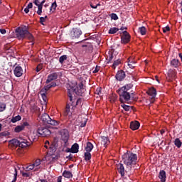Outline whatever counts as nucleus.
Wrapping results in <instances>:
<instances>
[{
  "instance_id": "26",
  "label": "nucleus",
  "mask_w": 182,
  "mask_h": 182,
  "mask_svg": "<svg viewBox=\"0 0 182 182\" xmlns=\"http://www.w3.org/2000/svg\"><path fill=\"white\" fill-rule=\"evenodd\" d=\"M71 150L73 151V153H79V144L77 143H75L71 146Z\"/></svg>"
},
{
  "instance_id": "32",
  "label": "nucleus",
  "mask_w": 182,
  "mask_h": 182,
  "mask_svg": "<svg viewBox=\"0 0 182 182\" xmlns=\"http://www.w3.org/2000/svg\"><path fill=\"white\" fill-rule=\"evenodd\" d=\"M84 156L85 161H89V160L92 159V154H90V152H85Z\"/></svg>"
},
{
  "instance_id": "2",
  "label": "nucleus",
  "mask_w": 182,
  "mask_h": 182,
  "mask_svg": "<svg viewBox=\"0 0 182 182\" xmlns=\"http://www.w3.org/2000/svg\"><path fill=\"white\" fill-rule=\"evenodd\" d=\"M16 36L19 41L23 39H28L31 42H33V36L29 33V31L26 29V26L21 28L20 27L16 28Z\"/></svg>"
},
{
  "instance_id": "17",
  "label": "nucleus",
  "mask_w": 182,
  "mask_h": 182,
  "mask_svg": "<svg viewBox=\"0 0 182 182\" xmlns=\"http://www.w3.org/2000/svg\"><path fill=\"white\" fill-rule=\"evenodd\" d=\"M171 66L175 68H178V66H180V60L176 58L173 59L172 60H171Z\"/></svg>"
},
{
  "instance_id": "37",
  "label": "nucleus",
  "mask_w": 182,
  "mask_h": 182,
  "mask_svg": "<svg viewBox=\"0 0 182 182\" xmlns=\"http://www.w3.org/2000/svg\"><path fill=\"white\" fill-rule=\"evenodd\" d=\"M134 65H136V62L130 61V60H129L128 66L130 69H134V68L136 67Z\"/></svg>"
},
{
  "instance_id": "40",
  "label": "nucleus",
  "mask_w": 182,
  "mask_h": 182,
  "mask_svg": "<svg viewBox=\"0 0 182 182\" xmlns=\"http://www.w3.org/2000/svg\"><path fill=\"white\" fill-rule=\"evenodd\" d=\"M10 133L8 131H4L0 133V137H8Z\"/></svg>"
},
{
  "instance_id": "46",
  "label": "nucleus",
  "mask_w": 182,
  "mask_h": 182,
  "mask_svg": "<svg viewBox=\"0 0 182 182\" xmlns=\"http://www.w3.org/2000/svg\"><path fill=\"white\" fill-rule=\"evenodd\" d=\"M87 123V120L86 119H84V120L81 122V124L80 125V127H85Z\"/></svg>"
},
{
  "instance_id": "45",
  "label": "nucleus",
  "mask_w": 182,
  "mask_h": 182,
  "mask_svg": "<svg viewBox=\"0 0 182 182\" xmlns=\"http://www.w3.org/2000/svg\"><path fill=\"white\" fill-rule=\"evenodd\" d=\"M14 171H15L14 178L11 182H16V178L18 177V171L16 170V168H14Z\"/></svg>"
},
{
  "instance_id": "18",
  "label": "nucleus",
  "mask_w": 182,
  "mask_h": 182,
  "mask_svg": "<svg viewBox=\"0 0 182 182\" xmlns=\"http://www.w3.org/2000/svg\"><path fill=\"white\" fill-rule=\"evenodd\" d=\"M63 177H65V178H73V174L72 172L65 170L63 172Z\"/></svg>"
},
{
  "instance_id": "50",
  "label": "nucleus",
  "mask_w": 182,
  "mask_h": 182,
  "mask_svg": "<svg viewBox=\"0 0 182 182\" xmlns=\"http://www.w3.org/2000/svg\"><path fill=\"white\" fill-rule=\"evenodd\" d=\"M47 92L48 91L46 90V89L45 87H43V89L41 90L40 95H46Z\"/></svg>"
},
{
  "instance_id": "3",
  "label": "nucleus",
  "mask_w": 182,
  "mask_h": 182,
  "mask_svg": "<svg viewBox=\"0 0 182 182\" xmlns=\"http://www.w3.org/2000/svg\"><path fill=\"white\" fill-rule=\"evenodd\" d=\"M117 93H118L119 96V102L121 103H129L131 99H132L133 100V96H132V95H134L133 93L130 94V92L127 91L119 89L117 90Z\"/></svg>"
},
{
  "instance_id": "9",
  "label": "nucleus",
  "mask_w": 182,
  "mask_h": 182,
  "mask_svg": "<svg viewBox=\"0 0 182 182\" xmlns=\"http://www.w3.org/2000/svg\"><path fill=\"white\" fill-rule=\"evenodd\" d=\"M124 77H126V73H124V71H123L122 70H119L115 75V79H117V80H118L119 82H122V80H124Z\"/></svg>"
},
{
  "instance_id": "51",
  "label": "nucleus",
  "mask_w": 182,
  "mask_h": 182,
  "mask_svg": "<svg viewBox=\"0 0 182 182\" xmlns=\"http://www.w3.org/2000/svg\"><path fill=\"white\" fill-rule=\"evenodd\" d=\"M91 8H92V9H96L97 8V6H100V4H97L96 5H94L93 4H90Z\"/></svg>"
},
{
  "instance_id": "27",
  "label": "nucleus",
  "mask_w": 182,
  "mask_h": 182,
  "mask_svg": "<svg viewBox=\"0 0 182 182\" xmlns=\"http://www.w3.org/2000/svg\"><path fill=\"white\" fill-rule=\"evenodd\" d=\"M59 123H60L59 121H56L55 119H52V118H50L48 122H47V124H50L51 126H58Z\"/></svg>"
},
{
  "instance_id": "15",
  "label": "nucleus",
  "mask_w": 182,
  "mask_h": 182,
  "mask_svg": "<svg viewBox=\"0 0 182 182\" xmlns=\"http://www.w3.org/2000/svg\"><path fill=\"white\" fill-rule=\"evenodd\" d=\"M177 75V72L176 70H168V77L169 80H173V79H176V76Z\"/></svg>"
},
{
  "instance_id": "64",
  "label": "nucleus",
  "mask_w": 182,
  "mask_h": 182,
  "mask_svg": "<svg viewBox=\"0 0 182 182\" xmlns=\"http://www.w3.org/2000/svg\"><path fill=\"white\" fill-rule=\"evenodd\" d=\"M57 182H62V176L58 177Z\"/></svg>"
},
{
  "instance_id": "14",
  "label": "nucleus",
  "mask_w": 182,
  "mask_h": 182,
  "mask_svg": "<svg viewBox=\"0 0 182 182\" xmlns=\"http://www.w3.org/2000/svg\"><path fill=\"white\" fill-rule=\"evenodd\" d=\"M129 127L131 130H138L140 127V122L138 121H132L130 122Z\"/></svg>"
},
{
  "instance_id": "57",
  "label": "nucleus",
  "mask_w": 182,
  "mask_h": 182,
  "mask_svg": "<svg viewBox=\"0 0 182 182\" xmlns=\"http://www.w3.org/2000/svg\"><path fill=\"white\" fill-rule=\"evenodd\" d=\"M21 126H23V128L25 129V127H26V126H29V123L25 122L23 123V124H21Z\"/></svg>"
},
{
  "instance_id": "11",
  "label": "nucleus",
  "mask_w": 182,
  "mask_h": 182,
  "mask_svg": "<svg viewBox=\"0 0 182 182\" xmlns=\"http://www.w3.org/2000/svg\"><path fill=\"white\" fill-rule=\"evenodd\" d=\"M75 91L79 96H82L83 93H85L83 82H80L77 86V92L76 90H75Z\"/></svg>"
},
{
  "instance_id": "36",
  "label": "nucleus",
  "mask_w": 182,
  "mask_h": 182,
  "mask_svg": "<svg viewBox=\"0 0 182 182\" xmlns=\"http://www.w3.org/2000/svg\"><path fill=\"white\" fill-rule=\"evenodd\" d=\"M66 59H68V55H63L60 56L59 58L60 63H61V65H63V63L65 62V60H66Z\"/></svg>"
},
{
  "instance_id": "12",
  "label": "nucleus",
  "mask_w": 182,
  "mask_h": 182,
  "mask_svg": "<svg viewBox=\"0 0 182 182\" xmlns=\"http://www.w3.org/2000/svg\"><path fill=\"white\" fill-rule=\"evenodd\" d=\"M58 75L57 74V73L48 75L46 83L48 85L50 83V82H53V80H56V79H58Z\"/></svg>"
},
{
  "instance_id": "23",
  "label": "nucleus",
  "mask_w": 182,
  "mask_h": 182,
  "mask_svg": "<svg viewBox=\"0 0 182 182\" xmlns=\"http://www.w3.org/2000/svg\"><path fill=\"white\" fill-rule=\"evenodd\" d=\"M45 2H46V0H42L41 4L37 5V6H38L37 14H38V15H42V9L43 8V4H45Z\"/></svg>"
},
{
  "instance_id": "62",
  "label": "nucleus",
  "mask_w": 182,
  "mask_h": 182,
  "mask_svg": "<svg viewBox=\"0 0 182 182\" xmlns=\"http://www.w3.org/2000/svg\"><path fill=\"white\" fill-rule=\"evenodd\" d=\"M99 70H100V68H99V67L97 66L95 68V70L93 71V73H97V72H99Z\"/></svg>"
},
{
  "instance_id": "47",
  "label": "nucleus",
  "mask_w": 182,
  "mask_h": 182,
  "mask_svg": "<svg viewBox=\"0 0 182 182\" xmlns=\"http://www.w3.org/2000/svg\"><path fill=\"white\" fill-rule=\"evenodd\" d=\"M33 164L34 167H38V166H39L41 164V160L36 159Z\"/></svg>"
},
{
  "instance_id": "44",
  "label": "nucleus",
  "mask_w": 182,
  "mask_h": 182,
  "mask_svg": "<svg viewBox=\"0 0 182 182\" xmlns=\"http://www.w3.org/2000/svg\"><path fill=\"white\" fill-rule=\"evenodd\" d=\"M5 109H6V105L2 102H0V112H4Z\"/></svg>"
},
{
  "instance_id": "20",
  "label": "nucleus",
  "mask_w": 182,
  "mask_h": 182,
  "mask_svg": "<svg viewBox=\"0 0 182 182\" xmlns=\"http://www.w3.org/2000/svg\"><path fill=\"white\" fill-rule=\"evenodd\" d=\"M132 87H133V84L129 83V84H127L124 86L119 87V90H124V92H129V89H132Z\"/></svg>"
},
{
  "instance_id": "53",
  "label": "nucleus",
  "mask_w": 182,
  "mask_h": 182,
  "mask_svg": "<svg viewBox=\"0 0 182 182\" xmlns=\"http://www.w3.org/2000/svg\"><path fill=\"white\" fill-rule=\"evenodd\" d=\"M41 97L44 102L48 100V97H46V94L41 95Z\"/></svg>"
},
{
  "instance_id": "7",
  "label": "nucleus",
  "mask_w": 182,
  "mask_h": 182,
  "mask_svg": "<svg viewBox=\"0 0 182 182\" xmlns=\"http://www.w3.org/2000/svg\"><path fill=\"white\" fill-rule=\"evenodd\" d=\"M14 73L16 77H21L23 75V69L20 65H16V63L14 65Z\"/></svg>"
},
{
  "instance_id": "24",
  "label": "nucleus",
  "mask_w": 182,
  "mask_h": 182,
  "mask_svg": "<svg viewBox=\"0 0 182 182\" xmlns=\"http://www.w3.org/2000/svg\"><path fill=\"white\" fill-rule=\"evenodd\" d=\"M92 150H93V144H92L90 141H87L86 147H85V151L90 153V151H92Z\"/></svg>"
},
{
  "instance_id": "29",
  "label": "nucleus",
  "mask_w": 182,
  "mask_h": 182,
  "mask_svg": "<svg viewBox=\"0 0 182 182\" xmlns=\"http://www.w3.org/2000/svg\"><path fill=\"white\" fill-rule=\"evenodd\" d=\"M117 32H119V28L116 27H113L109 30L108 33L109 35H114V33H117Z\"/></svg>"
},
{
  "instance_id": "8",
  "label": "nucleus",
  "mask_w": 182,
  "mask_h": 182,
  "mask_svg": "<svg viewBox=\"0 0 182 182\" xmlns=\"http://www.w3.org/2000/svg\"><path fill=\"white\" fill-rule=\"evenodd\" d=\"M122 43H129L130 42V34L127 31H123L121 36Z\"/></svg>"
},
{
  "instance_id": "16",
  "label": "nucleus",
  "mask_w": 182,
  "mask_h": 182,
  "mask_svg": "<svg viewBox=\"0 0 182 182\" xmlns=\"http://www.w3.org/2000/svg\"><path fill=\"white\" fill-rule=\"evenodd\" d=\"M166 171L161 170L159 174V178H160L161 182H166Z\"/></svg>"
},
{
  "instance_id": "41",
  "label": "nucleus",
  "mask_w": 182,
  "mask_h": 182,
  "mask_svg": "<svg viewBox=\"0 0 182 182\" xmlns=\"http://www.w3.org/2000/svg\"><path fill=\"white\" fill-rule=\"evenodd\" d=\"M109 16H110L111 19H112L114 21H117V19H119V16H117V14H116L114 13L109 14Z\"/></svg>"
},
{
  "instance_id": "25",
  "label": "nucleus",
  "mask_w": 182,
  "mask_h": 182,
  "mask_svg": "<svg viewBox=\"0 0 182 182\" xmlns=\"http://www.w3.org/2000/svg\"><path fill=\"white\" fill-rule=\"evenodd\" d=\"M121 107H122L124 109V110H125V112H130L133 109V107L126 105V104H124V102L122 103Z\"/></svg>"
},
{
  "instance_id": "48",
  "label": "nucleus",
  "mask_w": 182,
  "mask_h": 182,
  "mask_svg": "<svg viewBox=\"0 0 182 182\" xmlns=\"http://www.w3.org/2000/svg\"><path fill=\"white\" fill-rule=\"evenodd\" d=\"M42 1H43V0H35V1H33V4H34L36 6L42 5Z\"/></svg>"
},
{
  "instance_id": "42",
  "label": "nucleus",
  "mask_w": 182,
  "mask_h": 182,
  "mask_svg": "<svg viewBox=\"0 0 182 182\" xmlns=\"http://www.w3.org/2000/svg\"><path fill=\"white\" fill-rule=\"evenodd\" d=\"M46 19H48V16H46L45 17H40V23L41 25H45L43 23L46 21Z\"/></svg>"
},
{
  "instance_id": "10",
  "label": "nucleus",
  "mask_w": 182,
  "mask_h": 182,
  "mask_svg": "<svg viewBox=\"0 0 182 182\" xmlns=\"http://www.w3.org/2000/svg\"><path fill=\"white\" fill-rule=\"evenodd\" d=\"M61 139L64 143H68L69 140V132L68 129H63L61 132Z\"/></svg>"
},
{
  "instance_id": "49",
  "label": "nucleus",
  "mask_w": 182,
  "mask_h": 182,
  "mask_svg": "<svg viewBox=\"0 0 182 182\" xmlns=\"http://www.w3.org/2000/svg\"><path fill=\"white\" fill-rule=\"evenodd\" d=\"M164 33H166V32H170V26H167L163 28Z\"/></svg>"
},
{
  "instance_id": "54",
  "label": "nucleus",
  "mask_w": 182,
  "mask_h": 182,
  "mask_svg": "<svg viewBox=\"0 0 182 182\" xmlns=\"http://www.w3.org/2000/svg\"><path fill=\"white\" fill-rule=\"evenodd\" d=\"M0 33H1V35H5V33H6V30H5L4 28H1Z\"/></svg>"
},
{
  "instance_id": "30",
  "label": "nucleus",
  "mask_w": 182,
  "mask_h": 182,
  "mask_svg": "<svg viewBox=\"0 0 182 182\" xmlns=\"http://www.w3.org/2000/svg\"><path fill=\"white\" fill-rule=\"evenodd\" d=\"M22 117H21V115H17L16 117H14L11 119V123H16V122H19L20 120H21Z\"/></svg>"
},
{
  "instance_id": "35",
  "label": "nucleus",
  "mask_w": 182,
  "mask_h": 182,
  "mask_svg": "<svg viewBox=\"0 0 182 182\" xmlns=\"http://www.w3.org/2000/svg\"><path fill=\"white\" fill-rule=\"evenodd\" d=\"M120 63H122V60L120 59L114 61V63L112 64L113 69H116V67L119 66Z\"/></svg>"
},
{
  "instance_id": "28",
  "label": "nucleus",
  "mask_w": 182,
  "mask_h": 182,
  "mask_svg": "<svg viewBox=\"0 0 182 182\" xmlns=\"http://www.w3.org/2000/svg\"><path fill=\"white\" fill-rule=\"evenodd\" d=\"M68 96L69 97V100L71 102L72 106H75V105L73 103H75V100H76V99L73 100V97L72 96V93H70V90H68Z\"/></svg>"
},
{
  "instance_id": "52",
  "label": "nucleus",
  "mask_w": 182,
  "mask_h": 182,
  "mask_svg": "<svg viewBox=\"0 0 182 182\" xmlns=\"http://www.w3.org/2000/svg\"><path fill=\"white\" fill-rule=\"evenodd\" d=\"M95 92H96L97 95H102V87L97 88Z\"/></svg>"
},
{
  "instance_id": "34",
  "label": "nucleus",
  "mask_w": 182,
  "mask_h": 182,
  "mask_svg": "<svg viewBox=\"0 0 182 182\" xmlns=\"http://www.w3.org/2000/svg\"><path fill=\"white\" fill-rule=\"evenodd\" d=\"M22 130H24L23 126H22V125H18L14 129V132L16 133H21V132H22Z\"/></svg>"
},
{
  "instance_id": "4",
  "label": "nucleus",
  "mask_w": 182,
  "mask_h": 182,
  "mask_svg": "<svg viewBox=\"0 0 182 182\" xmlns=\"http://www.w3.org/2000/svg\"><path fill=\"white\" fill-rule=\"evenodd\" d=\"M29 140L31 142L26 141V139H23V141H19L16 139H14L11 140V143L15 147H20L21 149H25V147H29V146L32 144V142L35 140V139H33L32 141L31 138H29Z\"/></svg>"
},
{
  "instance_id": "6",
  "label": "nucleus",
  "mask_w": 182,
  "mask_h": 182,
  "mask_svg": "<svg viewBox=\"0 0 182 182\" xmlns=\"http://www.w3.org/2000/svg\"><path fill=\"white\" fill-rule=\"evenodd\" d=\"M37 133L42 136V137H48V136H50L52 132L48 128L40 127L38 129Z\"/></svg>"
},
{
  "instance_id": "61",
  "label": "nucleus",
  "mask_w": 182,
  "mask_h": 182,
  "mask_svg": "<svg viewBox=\"0 0 182 182\" xmlns=\"http://www.w3.org/2000/svg\"><path fill=\"white\" fill-rule=\"evenodd\" d=\"M113 59V54H110L108 57V60L110 62Z\"/></svg>"
},
{
  "instance_id": "63",
  "label": "nucleus",
  "mask_w": 182,
  "mask_h": 182,
  "mask_svg": "<svg viewBox=\"0 0 182 182\" xmlns=\"http://www.w3.org/2000/svg\"><path fill=\"white\" fill-rule=\"evenodd\" d=\"M66 159H68V160H72V159H73V155L70 154V155L68 156H67Z\"/></svg>"
},
{
  "instance_id": "31",
  "label": "nucleus",
  "mask_w": 182,
  "mask_h": 182,
  "mask_svg": "<svg viewBox=\"0 0 182 182\" xmlns=\"http://www.w3.org/2000/svg\"><path fill=\"white\" fill-rule=\"evenodd\" d=\"M174 144L176 147H178V149H180V147L182 146V143L180 139L176 138L174 141Z\"/></svg>"
},
{
  "instance_id": "58",
  "label": "nucleus",
  "mask_w": 182,
  "mask_h": 182,
  "mask_svg": "<svg viewBox=\"0 0 182 182\" xmlns=\"http://www.w3.org/2000/svg\"><path fill=\"white\" fill-rule=\"evenodd\" d=\"M41 70H42V66L38 65L36 68V72H41Z\"/></svg>"
},
{
  "instance_id": "43",
  "label": "nucleus",
  "mask_w": 182,
  "mask_h": 182,
  "mask_svg": "<svg viewBox=\"0 0 182 182\" xmlns=\"http://www.w3.org/2000/svg\"><path fill=\"white\" fill-rule=\"evenodd\" d=\"M33 168H35V165L31 164L29 165L28 166L26 167V171H31V170H33Z\"/></svg>"
},
{
  "instance_id": "21",
  "label": "nucleus",
  "mask_w": 182,
  "mask_h": 182,
  "mask_svg": "<svg viewBox=\"0 0 182 182\" xmlns=\"http://www.w3.org/2000/svg\"><path fill=\"white\" fill-rule=\"evenodd\" d=\"M101 139V144H102L104 147H106L107 144L110 143V141H109V138H107V136H102Z\"/></svg>"
},
{
  "instance_id": "39",
  "label": "nucleus",
  "mask_w": 182,
  "mask_h": 182,
  "mask_svg": "<svg viewBox=\"0 0 182 182\" xmlns=\"http://www.w3.org/2000/svg\"><path fill=\"white\" fill-rule=\"evenodd\" d=\"M58 7V4H56V1H55L53 4H52V5H51V6H50V11H56V8Z\"/></svg>"
},
{
  "instance_id": "22",
  "label": "nucleus",
  "mask_w": 182,
  "mask_h": 182,
  "mask_svg": "<svg viewBox=\"0 0 182 182\" xmlns=\"http://www.w3.org/2000/svg\"><path fill=\"white\" fill-rule=\"evenodd\" d=\"M41 119L42 121L44 123H48L49 120H50V117L49 116V114H48L47 113H44L42 116H41Z\"/></svg>"
},
{
  "instance_id": "33",
  "label": "nucleus",
  "mask_w": 182,
  "mask_h": 182,
  "mask_svg": "<svg viewBox=\"0 0 182 182\" xmlns=\"http://www.w3.org/2000/svg\"><path fill=\"white\" fill-rule=\"evenodd\" d=\"M56 86V82H51L50 84H48L46 86H44V89H46V90H49V89L52 88V87H55Z\"/></svg>"
},
{
  "instance_id": "1",
  "label": "nucleus",
  "mask_w": 182,
  "mask_h": 182,
  "mask_svg": "<svg viewBox=\"0 0 182 182\" xmlns=\"http://www.w3.org/2000/svg\"><path fill=\"white\" fill-rule=\"evenodd\" d=\"M122 161L124 165H123L122 163H119L117 164V168L118 173L121 174V176L124 177L127 173L131 174L134 165L137 164V154H133L132 152H127L122 155Z\"/></svg>"
},
{
  "instance_id": "60",
  "label": "nucleus",
  "mask_w": 182,
  "mask_h": 182,
  "mask_svg": "<svg viewBox=\"0 0 182 182\" xmlns=\"http://www.w3.org/2000/svg\"><path fill=\"white\" fill-rule=\"evenodd\" d=\"M65 151L66 153H73L72 148H67Z\"/></svg>"
},
{
  "instance_id": "19",
  "label": "nucleus",
  "mask_w": 182,
  "mask_h": 182,
  "mask_svg": "<svg viewBox=\"0 0 182 182\" xmlns=\"http://www.w3.org/2000/svg\"><path fill=\"white\" fill-rule=\"evenodd\" d=\"M70 114H72V112H70V105H69V104H67L65 109L63 112V116H70Z\"/></svg>"
},
{
  "instance_id": "55",
  "label": "nucleus",
  "mask_w": 182,
  "mask_h": 182,
  "mask_svg": "<svg viewBox=\"0 0 182 182\" xmlns=\"http://www.w3.org/2000/svg\"><path fill=\"white\" fill-rule=\"evenodd\" d=\"M81 103H82V100L77 99V100H76L75 106H77V105H80Z\"/></svg>"
},
{
  "instance_id": "59",
  "label": "nucleus",
  "mask_w": 182,
  "mask_h": 182,
  "mask_svg": "<svg viewBox=\"0 0 182 182\" xmlns=\"http://www.w3.org/2000/svg\"><path fill=\"white\" fill-rule=\"evenodd\" d=\"M33 4L32 3H29L26 6V8H28V9H31L33 8Z\"/></svg>"
},
{
  "instance_id": "13",
  "label": "nucleus",
  "mask_w": 182,
  "mask_h": 182,
  "mask_svg": "<svg viewBox=\"0 0 182 182\" xmlns=\"http://www.w3.org/2000/svg\"><path fill=\"white\" fill-rule=\"evenodd\" d=\"M147 95L151 96L152 100H154L156 96L157 95V91L154 87L149 88V90L146 92Z\"/></svg>"
},
{
  "instance_id": "38",
  "label": "nucleus",
  "mask_w": 182,
  "mask_h": 182,
  "mask_svg": "<svg viewBox=\"0 0 182 182\" xmlns=\"http://www.w3.org/2000/svg\"><path fill=\"white\" fill-rule=\"evenodd\" d=\"M139 32L141 33V35H145L146 34V27L141 26L139 28Z\"/></svg>"
},
{
  "instance_id": "56",
  "label": "nucleus",
  "mask_w": 182,
  "mask_h": 182,
  "mask_svg": "<svg viewBox=\"0 0 182 182\" xmlns=\"http://www.w3.org/2000/svg\"><path fill=\"white\" fill-rule=\"evenodd\" d=\"M22 176H23V177H26V178L30 177L29 173H25V172L22 173Z\"/></svg>"
},
{
  "instance_id": "5",
  "label": "nucleus",
  "mask_w": 182,
  "mask_h": 182,
  "mask_svg": "<svg viewBox=\"0 0 182 182\" xmlns=\"http://www.w3.org/2000/svg\"><path fill=\"white\" fill-rule=\"evenodd\" d=\"M82 30L79 28H73L69 34V36L70 39L75 40V39H79L80 36H82Z\"/></svg>"
}]
</instances>
